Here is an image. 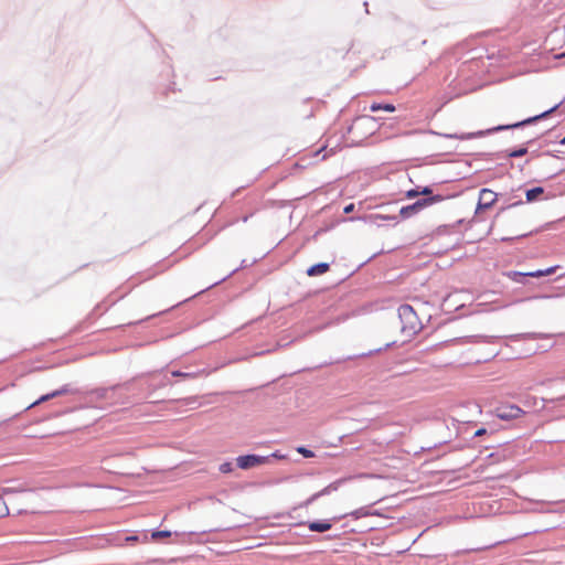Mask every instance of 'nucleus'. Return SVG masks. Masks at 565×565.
I'll return each instance as SVG.
<instances>
[{"instance_id": "f257e3e1", "label": "nucleus", "mask_w": 565, "mask_h": 565, "mask_svg": "<svg viewBox=\"0 0 565 565\" xmlns=\"http://www.w3.org/2000/svg\"><path fill=\"white\" fill-rule=\"evenodd\" d=\"M125 390L129 392L131 390V383L126 382L124 384H116L109 387H97L85 392L86 404L88 406H111L117 404H125L126 396L120 391Z\"/></svg>"}, {"instance_id": "f03ea898", "label": "nucleus", "mask_w": 565, "mask_h": 565, "mask_svg": "<svg viewBox=\"0 0 565 565\" xmlns=\"http://www.w3.org/2000/svg\"><path fill=\"white\" fill-rule=\"evenodd\" d=\"M559 105H561V103L556 104L555 106H553L552 108L543 111L540 115H536V116H533V117H529L526 119H523V120L514 122V124L499 125L497 127H493V128H490V129H487V130H480V131H477V132H468V134H460V135L459 134H446L444 136L446 138H448V139L467 140V139H473V138H478V137H483L486 135H490V134L498 132V131L521 128V127L527 126L530 124H533V122H535V121H537L540 119H543V118L547 117L550 114H552L554 110H556Z\"/></svg>"}, {"instance_id": "7ed1b4c3", "label": "nucleus", "mask_w": 565, "mask_h": 565, "mask_svg": "<svg viewBox=\"0 0 565 565\" xmlns=\"http://www.w3.org/2000/svg\"><path fill=\"white\" fill-rule=\"evenodd\" d=\"M398 318L401 321V331L407 338H413L422 329L423 324L414 310V308L408 303H403L398 307Z\"/></svg>"}, {"instance_id": "20e7f679", "label": "nucleus", "mask_w": 565, "mask_h": 565, "mask_svg": "<svg viewBox=\"0 0 565 565\" xmlns=\"http://www.w3.org/2000/svg\"><path fill=\"white\" fill-rule=\"evenodd\" d=\"M444 199H445V196L441 194L418 199L414 203L401 207L399 216L403 220L409 218V217L418 214L419 212H422L424 209H426L433 204L441 202Z\"/></svg>"}, {"instance_id": "39448f33", "label": "nucleus", "mask_w": 565, "mask_h": 565, "mask_svg": "<svg viewBox=\"0 0 565 565\" xmlns=\"http://www.w3.org/2000/svg\"><path fill=\"white\" fill-rule=\"evenodd\" d=\"M268 462H269V457L259 456V455H255V454L243 455V456H238L236 458L237 467L243 470H248L256 466L265 465Z\"/></svg>"}, {"instance_id": "423d86ee", "label": "nucleus", "mask_w": 565, "mask_h": 565, "mask_svg": "<svg viewBox=\"0 0 565 565\" xmlns=\"http://www.w3.org/2000/svg\"><path fill=\"white\" fill-rule=\"evenodd\" d=\"M494 414L501 420H512L521 417L524 412L515 404H502L498 406Z\"/></svg>"}, {"instance_id": "0eeeda50", "label": "nucleus", "mask_w": 565, "mask_h": 565, "mask_svg": "<svg viewBox=\"0 0 565 565\" xmlns=\"http://www.w3.org/2000/svg\"><path fill=\"white\" fill-rule=\"evenodd\" d=\"M498 200V194L488 188H483L479 192V201L476 213L492 207Z\"/></svg>"}, {"instance_id": "6e6552de", "label": "nucleus", "mask_w": 565, "mask_h": 565, "mask_svg": "<svg viewBox=\"0 0 565 565\" xmlns=\"http://www.w3.org/2000/svg\"><path fill=\"white\" fill-rule=\"evenodd\" d=\"M332 522L330 520H315L307 523L308 529L311 532L324 533L332 529Z\"/></svg>"}, {"instance_id": "1a4fd4ad", "label": "nucleus", "mask_w": 565, "mask_h": 565, "mask_svg": "<svg viewBox=\"0 0 565 565\" xmlns=\"http://www.w3.org/2000/svg\"><path fill=\"white\" fill-rule=\"evenodd\" d=\"M169 384H171V382L167 377L161 379L159 382H154L152 377L149 379L145 382L146 390L148 391L145 397L148 398L153 392Z\"/></svg>"}, {"instance_id": "9d476101", "label": "nucleus", "mask_w": 565, "mask_h": 565, "mask_svg": "<svg viewBox=\"0 0 565 565\" xmlns=\"http://www.w3.org/2000/svg\"><path fill=\"white\" fill-rule=\"evenodd\" d=\"M350 479H351V477H349V478H340V479L331 482L327 487H324L322 490L316 492V495H318V499L321 498V497L328 495V494L337 491L343 483H345Z\"/></svg>"}, {"instance_id": "9b49d317", "label": "nucleus", "mask_w": 565, "mask_h": 565, "mask_svg": "<svg viewBox=\"0 0 565 565\" xmlns=\"http://www.w3.org/2000/svg\"><path fill=\"white\" fill-rule=\"evenodd\" d=\"M330 268V265L328 263H318L312 266H310L307 269V275L310 277L320 276L324 273H327Z\"/></svg>"}, {"instance_id": "f8f14e48", "label": "nucleus", "mask_w": 565, "mask_h": 565, "mask_svg": "<svg viewBox=\"0 0 565 565\" xmlns=\"http://www.w3.org/2000/svg\"><path fill=\"white\" fill-rule=\"evenodd\" d=\"M206 374L205 370L202 369V370H198V371H193V372H182V371H179V370H175V371H172L171 372V375L172 376H175V377H182L184 380H192V379H196L199 377L200 375H204Z\"/></svg>"}, {"instance_id": "ddd939ff", "label": "nucleus", "mask_w": 565, "mask_h": 565, "mask_svg": "<svg viewBox=\"0 0 565 565\" xmlns=\"http://www.w3.org/2000/svg\"><path fill=\"white\" fill-rule=\"evenodd\" d=\"M504 275L512 281H514L516 284H522V285H524L526 282V278L529 277L527 273H522V271H516V270L507 271V273H504Z\"/></svg>"}, {"instance_id": "4468645a", "label": "nucleus", "mask_w": 565, "mask_h": 565, "mask_svg": "<svg viewBox=\"0 0 565 565\" xmlns=\"http://www.w3.org/2000/svg\"><path fill=\"white\" fill-rule=\"evenodd\" d=\"M543 193H544L543 186H534L532 189L526 190V192H525L526 202L536 201Z\"/></svg>"}, {"instance_id": "2eb2a0df", "label": "nucleus", "mask_w": 565, "mask_h": 565, "mask_svg": "<svg viewBox=\"0 0 565 565\" xmlns=\"http://www.w3.org/2000/svg\"><path fill=\"white\" fill-rule=\"evenodd\" d=\"M559 501H551V502H541L540 507L533 509V511L539 513H554L558 512L557 510L551 509L550 505L557 504Z\"/></svg>"}, {"instance_id": "dca6fc26", "label": "nucleus", "mask_w": 565, "mask_h": 565, "mask_svg": "<svg viewBox=\"0 0 565 565\" xmlns=\"http://www.w3.org/2000/svg\"><path fill=\"white\" fill-rule=\"evenodd\" d=\"M529 153V147L523 146L519 147L516 149H512L509 151H505V157L508 158H520Z\"/></svg>"}, {"instance_id": "f3484780", "label": "nucleus", "mask_w": 565, "mask_h": 565, "mask_svg": "<svg viewBox=\"0 0 565 565\" xmlns=\"http://www.w3.org/2000/svg\"><path fill=\"white\" fill-rule=\"evenodd\" d=\"M82 393L78 388H72L70 384H65L58 390L54 391L56 397L65 395V394H79Z\"/></svg>"}, {"instance_id": "a211bd4d", "label": "nucleus", "mask_w": 565, "mask_h": 565, "mask_svg": "<svg viewBox=\"0 0 565 565\" xmlns=\"http://www.w3.org/2000/svg\"><path fill=\"white\" fill-rule=\"evenodd\" d=\"M371 111H379V110H385L393 113L395 111V106L393 104H381V103H374L370 107Z\"/></svg>"}, {"instance_id": "6ab92c4d", "label": "nucleus", "mask_w": 565, "mask_h": 565, "mask_svg": "<svg viewBox=\"0 0 565 565\" xmlns=\"http://www.w3.org/2000/svg\"><path fill=\"white\" fill-rule=\"evenodd\" d=\"M377 512H370L367 508H360L350 513V515L354 519H361L367 515H377Z\"/></svg>"}, {"instance_id": "aec40b11", "label": "nucleus", "mask_w": 565, "mask_h": 565, "mask_svg": "<svg viewBox=\"0 0 565 565\" xmlns=\"http://www.w3.org/2000/svg\"><path fill=\"white\" fill-rule=\"evenodd\" d=\"M55 397H56V396H55V394H54V391H53V392H51V393L44 394V395H42L40 398H38L35 402H33L31 405H29V406L26 407V409L32 408V407H34V406H36V405H40V404H42V403H44V402H47V401H50V399H52V398H55Z\"/></svg>"}, {"instance_id": "412c9836", "label": "nucleus", "mask_w": 565, "mask_h": 565, "mask_svg": "<svg viewBox=\"0 0 565 565\" xmlns=\"http://www.w3.org/2000/svg\"><path fill=\"white\" fill-rule=\"evenodd\" d=\"M171 531L168 530H156L151 533V537L154 541H159L161 539H167L171 536Z\"/></svg>"}, {"instance_id": "4be33fe9", "label": "nucleus", "mask_w": 565, "mask_h": 565, "mask_svg": "<svg viewBox=\"0 0 565 565\" xmlns=\"http://www.w3.org/2000/svg\"><path fill=\"white\" fill-rule=\"evenodd\" d=\"M518 338L536 340V339H547V338H550V335L544 334V333H524V334H519Z\"/></svg>"}, {"instance_id": "5701e85b", "label": "nucleus", "mask_w": 565, "mask_h": 565, "mask_svg": "<svg viewBox=\"0 0 565 565\" xmlns=\"http://www.w3.org/2000/svg\"><path fill=\"white\" fill-rule=\"evenodd\" d=\"M297 452L302 455L305 458H312L315 457V452L310 449H308L305 446H299L296 448Z\"/></svg>"}, {"instance_id": "b1692460", "label": "nucleus", "mask_w": 565, "mask_h": 565, "mask_svg": "<svg viewBox=\"0 0 565 565\" xmlns=\"http://www.w3.org/2000/svg\"><path fill=\"white\" fill-rule=\"evenodd\" d=\"M418 192H419V195H422L423 198H428V196H435L436 195V194H433V189L429 185L418 186Z\"/></svg>"}, {"instance_id": "393cba45", "label": "nucleus", "mask_w": 565, "mask_h": 565, "mask_svg": "<svg viewBox=\"0 0 565 565\" xmlns=\"http://www.w3.org/2000/svg\"><path fill=\"white\" fill-rule=\"evenodd\" d=\"M218 470L222 473H230L233 471V465L230 461L223 462L220 465Z\"/></svg>"}, {"instance_id": "a878e982", "label": "nucleus", "mask_w": 565, "mask_h": 565, "mask_svg": "<svg viewBox=\"0 0 565 565\" xmlns=\"http://www.w3.org/2000/svg\"><path fill=\"white\" fill-rule=\"evenodd\" d=\"M529 153H530V158L526 160V163L530 162V160H532V159L544 157V154H550L551 151L540 152L537 150H532V151L529 150Z\"/></svg>"}, {"instance_id": "bb28decb", "label": "nucleus", "mask_w": 565, "mask_h": 565, "mask_svg": "<svg viewBox=\"0 0 565 565\" xmlns=\"http://www.w3.org/2000/svg\"><path fill=\"white\" fill-rule=\"evenodd\" d=\"M405 196L409 200L419 196L418 186L407 190Z\"/></svg>"}, {"instance_id": "cd10ccee", "label": "nucleus", "mask_w": 565, "mask_h": 565, "mask_svg": "<svg viewBox=\"0 0 565 565\" xmlns=\"http://www.w3.org/2000/svg\"><path fill=\"white\" fill-rule=\"evenodd\" d=\"M172 403L174 402H181L183 403L184 405H191L193 403H196V398L195 397H188V398H182V399H172L171 401Z\"/></svg>"}, {"instance_id": "c85d7f7f", "label": "nucleus", "mask_w": 565, "mask_h": 565, "mask_svg": "<svg viewBox=\"0 0 565 565\" xmlns=\"http://www.w3.org/2000/svg\"><path fill=\"white\" fill-rule=\"evenodd\" d=\"M318 500V495H316V493H313L311 497H309L302 504L301 507H309L310 504H312L315 501Z\"/></svg>"}, {"instance_id": "c756f323", "label": "nucleus", "mask_w": 565, "mask_h": 565, "mask_svg": "<svg viewBox=\"0 0 565 565\" xmlns=\"http://www.w3.org/2000/svg\"><path fill=\"white\" fill-rule=\"evenodd\" d=\"M522 203L523 202L521 200H519L516 202H512V203H507L504 206L501 207V211H504V210H508V209L521 205Z\"/></svg>"}, {"instance_id": "7c9ffc66", "label": "nucleus", "mask_w": 565, "mask_h": 565, "mask_svg": "<svg viewBox=\"0 0 565 565\" xmlns=\"http://www.w3.org/2000/svg\"><path fill=\"white\" fill-rule=\"evenodd\" d=\"M238 269H239V268H235V269H233V270H232V271H231L226 277H224V278L220 279L218 281L213 282V284H212L211 286H209L206 289H209V288H211V287H213V286H216V285H218L220 282L224 281L227 277H230V276H232L233 274H235Z\"/></svg>"}, {"instance_id": "2f4dec72", "label": "nucleus", "mask_w": 565, "mask_h": 565, "mask_svg": "<svg viewBox=\"0 0 565 565\" xmlns=\"http://www.w3.org/2000/svg\"><path fill=\"white\" fill-rule=\"evenodd\" d=\"M487 434H488L487 428L481 427V428L477 429V430L473 433V437H481V436L487 435Z\"/></svg>"}, {"instance_id": "473e14b6", "label": "nucleus", "mask_w": 565, "mask_h": 565, "mask_svg": "<svg viewBox=\"0 0 565 565\" xmlns=\"http://www.w3.org/2000/svg\"><path fill=\"white\" fill-rule=\"evenodd\" d=\"M376 218L396 221L397 216L396 215H382V214H377Z\"/></svg>"}, {"instance_id": "72a5a7b5", "label": "nucleus", "mask_w": 565, "mask_h": 565, "mask_svg": "<svg viewBox=\"0 0 565 565\" xmlns=\"http://www.w3.org/2000/svg\"><path fill=\"white\" fill-rule=\"evenodd\" d=\"M563 171L562 168H553L548 174V178H554Z\"/></svg>"}, {"instance_id": "f704fd0d", "label": "nucleus", "mask_w": 565, "mask_h": 565, "mask_svg": "<svg viewBox=\"0 0 565 565\" xmlns=\"http://www.w3.org/2000/svg\"><path fill=\"white\" fill-rule=\"evenodd\" d=\"M527 276L529 277H542V276H544V273H543V270L539 269L535 271H529Z\"/></svg>"}, {"instance_id": "c9c22d12", "label": "nucleus", "mask_w": 565, "mask_h": 565, "mask_svg": "<svg viewBox=\"0 0 565 565\" xmlns=\"http://www.w3.org/2000/svg\"><path fill=\"white\" fill-rule=\"evenodd\" d=\"M525 236H527V234L519 235L516 237H502L501 241L502 242H512L514 239H520V238L525 237Z\"/></svg>"}, {"instance_id": "e433bc0d", "label": "nucleus", "mask_w": 565, "mask_h": 565, "mask_svg": "<svg viewBox=\"0 0 565 565\" xmlns=\"http://www.w3.org/2000/svg\"><path fill=\"white\" fill-rule=\"evenodd\" d=\"M353 210H354V204H353V203H350V204H348V205H345V206H344L343 212H344L345 214H349V213L353 212Z\"/></svg>"}, {"instance_id": "4c0bfd02", "label": "nucleus", "mask_w": 565, "mask_h": 565, "mask_svg": "<svg viewBox=\"0 0 565 565\" xmlns=\"http://www.w3.org/2000/svg\"><path fill=\"white\" fill-rule=\"evenodd\" d=\"M268 457H269V459H270V458H276V459H281V458H284V456H282V455H280L278 451H275V452L270 454Z\"/></svg>"}, {"instance_id": "58836bf2", "label": "nucleus", "mask_w": 565, "mask_h": 565, "mask_svg": "<svg viewBox=\"0 0 565 565\" xmlns=\"http://www.w3.org/2000/svg\"><path fill=\"white\" fill-rule=\"evenodd\" d=\"M482 548H469V550H465V551H460V552H457V554H460V553H470V552H476V551H481Z\"/></svg>"}, {"instance_id": "ea45409f", "label": "nucleus", "mask_w": 565, "mask_h": 565, "mask_svg": "<svg viewBox=\"0 0 565 565\" xmlns=\"http://www.w3.org/2000/svg\"><path fill=\"white\" fill-rule=\"evenodd\" d=\"M554 271H555V268H554V267H550V268H547V269L543 270L544 276H546V275H551V274H553Z\"/></svg>"}, {"instance_id": "a19ab883", "label": "nucleus", "mask_w": 565, "mask_h": 565, "mask_svg": "<svg viewBox=\"0 0 565 565\" xmlns=\"http://www.w3.org/2000/svg\"><path fill=\"white\" fill-rule=\"evenodd\" d=\"M79 408H82V406H79ZM75 409H78V407H75ZM73 411H74V408L68 409V411H64L63 413H64V414H67L68 412H73Z\"/></svg>"}, {"instance_id": "79ce46f5", "label": "nucleus", "mask_w": 565, "mask_h": 565, "mask_svg": "<svg viewBox=\"0 0 565 565\" xmlns=\"http://www.w3.org/2000/svg\"><path fill=\"white\" fill-rule=\"evenodd\" d=\"M363 6L365 7V11L369 13V10H367L369 3L365 1V2L363 3Z\"/></svg>"}, {"instance_id": "37998d69", "label": "nucleus", "mask_w": 565, "mask_h": 565, "mask_svg": "<svg viewBox=\"0 0 565 565\" xmlns=\"http://www.w3.org/2000/svg\"><path fill=\"white\" fill-rule=\"evenodd\" d=\"M551 157H554V158H557V156L555 154V152L551 151V153L548 154Z\"/></svg>"}, {"instance_id": "c03bdc74", "label": "nucleus", "mask_w": 565, "mask_h": 565, "mask_svg": "<svg viewBox=\"0 0 565 565\" xmlns=\"http://www.w3.org/2000/svg\"><path fill=\"white\" fill-rule=\"evenodd\" d=\"M559 143L565 146V137L559 141Z\"/></svg>"}, {"instance_id": "a18cd8bd", "label": "nucleus", "mask_w": 565, "mask_h": 565, "mask_svg": "<svg viewBox=\"0 0 565 565\" xmlns=\"http://www.w3.org/2000/svg\"><path fill=\"white\" fill-rule=\"evenodd\" d=\"M533 142H534V140H533V139H531V140H529V141L526 142V145H527V146H530V145H532Z\"/></svg>"}, {"instance_id": "49530a36", "label": "nucleus", "mask_w": 565, "mask_h": 565, "mask_svg": "<svg viewBox=\"0 0 565 565\" xmlns=\"http://www.w3.org/2000/svg\"><path fill=\"white\" fill-rule=\"evenodd\" d=\"M247 220H248V215L243 217V222H247Z\"/></svg>"}]
</instances>
